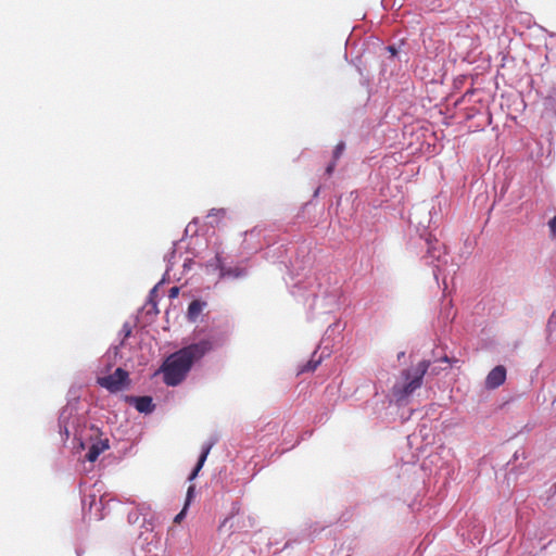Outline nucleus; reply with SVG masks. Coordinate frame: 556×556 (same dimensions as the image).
I'll return each mask as SVG.
<instances>
[{"label": "nucleus", "instance_id": "f257e3e1", "mask_svg": "<svg viewBox=\"0 0 556 556\" xmlns=\"http://www.w3.org/2000/svg\"><path fill=\"white\" fill-rule=\"evenodd\" d=\"M212 349V341L203 339L172 354L162 367L164 382L167 386L179 384L186 378L192 364L202 358Z\"/></svg>", "mask_w": 556, "mask_h": 556}, {"label": "nucleus", "instance_id": "f03ea898", "mask_svg": "<svg viewBox=\"0 0 556 556\" xmlns=\"http://www.w3.org/2000/svg\"><path fill=\"white\" fill-rule=\"evenodd\" d=\"M430 366L431 362L424 359L416 366L402 370V381L396 382L391 390L396 402L400 403L406 401L417 389L421 387L424 377Z\"/></svg>", "mask_w": 556, "mask_h": 556}, {"label": "nucleus", "instance_id": "7ed1b4c3", "mask_svg": "<svg viewBox=\"0 0 556 556\" xmlns=\"http://www.w3.org/2000/svg\"><path fill=\"white\" fill-rule=\"evenodd\" d=\"M97 383L109 392L116 393L129 387V374L125 369L118 367L111 375L98 377Z\"/></svg>", "mask_w": 556, "mask_h": 556}, {"label": "nucleus", "instance_id": "20e7f679", "mask_svg": "<svg viewBox=\"0 0 556 556\" xmlns=\"http://www.w3.org/2000/svg\"><path fill=\"white\" fill-rule=\"evenodd\" d=\"M506 380V369L504 366L498 365L494 367L485 379V387L488 389H496L502 386Z\"/></svg>", "mask_w": 556, "mask_h": 556}, {"label": "nucleus", "instance_id": "39448f33", "mask_svg": "<svg viewBox=\"0 0 556 556\" xmlns=\"http://www.w3.org/2000/svg\"><path fill=\"white\" fill-rule=\"evenodd\" d=\"M129 402L132 403L140 413L149 414L154 409V404L150 396H131L129 397Z\"/></svg>", "mask_w": 556, "mask_h": 556}, {"label": "nucleus", "instance_id": "423d86ee", "mask_svg": "<svg viewBox=\"0 0 556 556\" xmlns=\"http://www.w3.org/2000/svg\"><path fill=\"white\" fill-rule=\"evenodd\" d=\"M215 260H216V267L219 269L222 278H224V277H235V278H238V277H241L244 274L243 269H241L239 267H233V268L225 267V265L223 264V261H222L219 255H216Z\"/></svg>", "mask_w": 556, "mask_h": 556}, {"label": "nucleus", "instance_id": "0eeeda50", "mask_svg": "<svg viewBox=\"0 0 556 556\" xmlns=\"http://www.w3.org/2000/svg\"><path fill=\"white\" fill-rule=\"evenodd\" d=\"M106 448H109V444L106 443V441H100L98 443L92 444L86 454V459L91 463L96 462L99 455Z\"/></svg>", "mask_w": 556, "mask_h": 556}, {"label": "nucleus", "instance_id": "6e6552de", "mask_svg": "<svg viewBox=\"0 0 556 556\" xmlns=\"http://www.w3.org/2000/svg\"><path fill=\"white\" fill-rule=\"evenodd\" d=\"M211 447H212V445L210 444V445H206L203 448V451H202V453H201V455L199 457L197 466L194 467V469L192 470V472L189 476V480L190 481L193 480L198 476L199 471L203 467V465H204V463H205V460L207 458V455H208V453L211 451Z\"/></svg>", "mask_w": 556, "mask_h": 556}, {"label": "nucleus", "instance_id": "1a4fd4ad", "mask_svg": "<svg viewBox=\"0 0 556 556\" xmlns=\"http://www.w3.org/2000/svg\"><path fill=\"white\" fill-rule=\"evenodd\" d=\"M202 311V304L199 301H192L188 306V316L190 319H194L199 316Z\"/></svg>", "mask_w": 556, "mask_h": 556}, {"label": "nucleus", "instance_id": "9d476101", "mask_svg": "<svg viewBox=\"0 0 556 556\" xmlns=\"http://www.w3.org/2000/svg\"><path fill=\"white\" fill-rule=\"evenodd\" d=\"M428 244H429L428 253L430 254L431 257L437 258L439 261L441 257V250L445 249V248L443 245L437 247V245L432 244L431 241H429Z\"/></svg>", "mask_w": 556, "mask_h": 556}, {"label": "nucleus", "instance_id": "9b49d317", "mask_svg": "<svg viewBox=\"0 0 556 556\" xmlns=\"http://www.w3.org/2000/svg\"><path fill=\"white\" fill-rule=\"evenodd\" d=\"M546 109L553 111L556 114V90H554V93L546 97L544 102Z\"/></svg>", "mask_w": 556, "mask_h": 556}, {"label": "nucleus", "instance_id": "f8f14e48", "mask_svg": "<svg viewBox=\"0 0 556 556\" xmlns=\"http://www.w3.org/2000/svg\"><path fill=\"white\" fill-rule=\"evenodd\" d=\"M345 146L343 142H339L333 150V160L337 161L343 153Z\"/></svg>", "mask_w": 556, "mask_h": 556}, {"label": "nucleus", "instance_id": "ddd939ff", "mask_svg": "<svg viewBox=\"0 0 556 556\" xmlns=\"http://www.w3.org/2000/svg\"><path fill=\"white\" fill-rule=\"evenodd\" d=\"M225 210L224 208H212L207 215L208 218L211 217H224L225 216Z\"/></svg>", "mask_w": 556, "mask_h": 556}, {"label": "nucleus", "instance_id": "4468645a", "mask_svg": "<svg viewBox=\"0 0 556 556\" xmlns=\"http://www.w3.org/2000/svg\"><path fill=\"white\" fill-rule=\"evenodd\" d=\"M194 491H195V486L193 484H191L189 488H188V491H187V496H186V503H185V506L188 507L191 500L193 498L194 496Z\"/></svg>", "mask_w": 556, "mask_h": 556}, {"label": "nucleus", "instance_id": "2eb2a0df", "mask_svg": "<svg viewBox=\"0 0 556 556\" xmlns=\"http://www.w3.org/2000/svg\"><path fill=\"white\" fill-rule=\"evenodd\" d=\"M187 508H188V507L184 506V508L181 509V511H180L179 514H177V515H176V517L174 518V522H176V523L181 522V520L185 518V515H186Z\"/></svg>", "mask_w": 556, "mask_h": 556}, {"label": "nucleus", "instance_id": "dca6fc26", "mask_svg": "<svg viewBox=\"0 0 556 556\" xmlns=\"http://www.w3.org/2000/svg\"><path fill=\"white\" fill-rule=\"evenodd\" d=\"M549 229L553 236H556V216H554L548 223Z\"/></svg>", "mask_w": 556, "mask_h": 556}, {"label": "nucleus", "instance_id": "f3484780", "mask_svg": "<svg viewBox=\"0 0 556 556\" xmlns=\"http://www.w3.org/2000/svg\"><path fill=\"white\" fill-rule=\"evenodd\" d=\"M334 166H336V161L333 160V162H332V163H330V164L327 166V168H326V174H327V175H331V174H332V172H333V169H334Z\"/></svg>", "mask_w": 556, "mask_h": 556}, {"label": "nucleus", "instance_id": "a211bd4d", "mask_svg": "<svg viewBox=\"0 0 556 556\" xmlns=\"http://www.w3.org/2000/svg\"><path fill=\"white\" fill-rule=\"evenodd\" d=\"M96 504H97V497H96V495H91L90 502H89V510H91L92 505H96Z\"/></svg>", "mask_w": 556, "mask_h": 556}, {"label": "nucleus", "instance_id": "6ab92c4d", "mask_svg": "<svg viewBox=\"0 0 556 556\" xmlns=\"http://www.w3.org/2000/svg\"><path fill=\"white\" fill-rule=\"evenodd\" d=\"M169 292H170V296H172V298H173V296H176V295H177V293H178V288H177V287H174V288H172V289H170V291H169Z\"/></svg>", "mask_w": 556, "mask_h": 556}, {"label": "nucleus", "instance_id": "aec40b11", "mask_svg": "<svg viewBox=\"0 0 556 556\" xmlns=\"http://www.w3.org/2000/svg\"><path fill=\"white\" fill-rule=\"evenodd\" d=\"M316 366H317V364H311V363H308V364H307V366H306V368H307L308 370H314V369L316 368Z\"/></svg>", "mask_w": 556, "mask_h": 556}, {"label": "nucleus", "instance_id": "412c9836", "mask_svg": "<svg viewBox=\"0 0 556 556\" xmlns=\"http://www.w3.org/2000/svg\"><path fill=\"white\" fill-rule=\"evenodd\" d=\"M441 362H444V363H450V358L447 356H444L441 358Z\"/></svg>", "mask_w": 556, "mask_h": 556}, {"label": "nucleus", "instance_id": "4be33fe9", "mask_svg": "<svg viewBox=\"0 0 556 556\" xmlns=\"http://www.w3.org/2000/svg\"><path fill=\"white\" fill-rule=\"evenodd\" d=\"M431 372H432L433 375H438V374H439V370H438V368L433 367V368L431 369Z\"/></svg>", "mask_w": 556, "mask_h": 556}, {"label": "nucleus", "instance_id": "5701e85b", "mask_svg": "<svg viewBox=\"0 0 556 556\" xmlns=\"http://www.w3.org/2000/svg\"><path fill=\"white\" fill-rule=\"evenodd\" d=\"M389 50H390V52H391L392 54H395V52H396L394 47H389Z\"/></svg>", "mask_w": 556, "mask_h": 556}]
</instances>
